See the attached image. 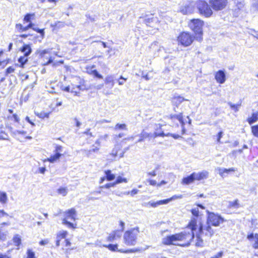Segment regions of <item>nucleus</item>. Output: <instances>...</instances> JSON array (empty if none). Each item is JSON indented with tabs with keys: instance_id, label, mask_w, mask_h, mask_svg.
Here are the masks:
<instances>
[{
	"instance_id": "obj_43",
	"label": "nucleus",
	"mask_w": 258,
	"mask_h": 258,
	"mask_svg": "<svg viewBox=\"0 0 258 258\" xmlns=\"http://www.w3.org/2000/svg\"><path fill=\"white\" fill-rule=\"evenodd\" d=\"M27 258H36L35 254L31 249H28L27 252Z\"/></svg>"
},
{
	"instance_id": "obj_44",
	"label": "nucleus",
	"mask_w": 258,
	"mask_h": 258,
	"mask_svg": "<svg viewBox=\"0 0 258 258\" xmlns=\"http://www.w3.org/2000/svg\"><path fill=\"white\" fill-rule=\"evenodd\" d=\"M229 206L231 208H237L239 207V203H238V200H236L234 201L230 202L229 203Z\"/></svg>"
},
{
	"instance_id": "obj_28",
	"label": "nucleus",
	"mask_w": 258,
	"mask_h": 258,
	"mask_svg": "<svg viewBox=\"0 0 258 258\" xmlns=\"http://www.w3.org/2000/svg\"><path fill=\"white\" fill-rule=\"evenodd\" d=\"M57 193L62 196H66L68 192V189L66 187H60L57 190Z\"/></svg>"
},
{
	"instance_id": "obj_2",
	"label": "nucleus",
	"mask_w": 258,
	"mask_h": 258,
	"mask_svg": "<svg viewBox=\"0 0 258 258\" xmlns=\"http://www.w3.org/2000/svg\"><path fill=\"white\" fill-rule=\"evenodd\" d=\"M197 235H198V233L187 229V227L184 231L165 237L162 239V242L167 245L188 246L195 236L196 237V242L197 241Z\"/></svg>"
},
{
	"instance_id": "obj_60",
	"label": "nucleus",
	"mask_w": 258,
	"mask_h": 258,
	"mask_svg": "<svg viewBox=\"0 0 258 258\" xmlns=\"http://www.w3.org/2000/svg\"><path fill=\"white\" fill-rule=\"evenodd\" d=\"M117 150L114 149L112 150L111 153H110V156H112L113 157H115L117 156Z\"/></svg>"
},
{
	"instance_id": "obj_23",
	"label": "nucleus",
	"mask_w": 258,
	"mask_h": 258,
	"mask_svg": "<svg viewBox=\"0 0 258 258\" xmlns=\"http://www.w3.org/2000/svg\"><path fill=\"white\" fill-rule=\"evenodd\" d=\"M165 202L164 200L158 201L156 202H149L147 203V205L152 207H157L162 205H166Z\"/></svg>"
},
{
	"instance_id": "obj_31",
	"label": "nucleus",
	"mask_w": 258,
	"mask_h": 258,
	"mask_svg": "<svg viewBox=\"0 0 258 258\" xmlns=\"http://www.w3.org/2000/svg\"><path fill=\"white\" fill-rule=\"evenodd\" d=\"M144 21L147 25H149L153 21H157V19L156 18L153 17L152 15H151L150 17L146 18Z\"/></svg>"
},
{
	"instance_id": "obj_34",
	"label": "nucleus",
	"mask_w": 258,
	"mask_h": 258,
	"mask_svg": "<svg viewBox=\"0 0 258 258\" xmlns=\"http://www.w3.org/2000/svg\"><path fill=\"white\" fill-rule=\"evenodd\" d=\"M35 114L39 118L43 119L49 117V113L45 112H35Z\"/></svg>"
},
{
	"instance_id": "obj_30",
	"label": "nucleus",
	"mask_w": 258,
	"mask_h": 258,
	"mask_svg": "<svg viewBox=\"0 0 258 258\" xmlns=\"http://www.w3.org/2000/svg\"><path fill=\"white\" fill-rule=\"evenodd\" d=\"M16 29L19 32H24L28 30L27 26H23L21 24H17L16 25Z\"/></svg>"
},
{
	"instance_id": "obj_47",
	"label": "nucleus",
	"mask_w": 258,
	"mask_h": 258,
	"mask_svg": "<svg viewBox=\"0 0 258 258\" xmlns=\"http://www.w3.org/2000/svg\"><path fill=\"white\" fill-rule=\"evenodd\" d=\"M27 134L26 131H19V130H15L13 132V134L15 136H17L18 135H25Z\"/></svg>"
},
{
	"instance_id": "obj_38",
	"label": "nucleus",
	"mask_w": 258,
	"mask_h": 258,
	"mask_svg": "<svg viewBox=\"0 0 258 258\" xmlns=\"http://www.w3.org/2000/svg\"><path fill=\"white\" fill-rule=\"evenodd\" d=\"M127 182V180L125 178H123L121 176H118L116 181L114 182L115 184H119L122 182L126 183Z\"/></svg>"
},
{
	"instance_id": "obj_9",
	"label": "nucleus",
	"mask_w": 258,
	"mask_h": 258,
	"mask_svg": "<svg viewBox=\"0 0 258 258\" xmlns=\"http://www.w3.org/2000/svg\"><path fill=\"white\" fill-rule=\"evenodd\" d=\"M209 2L212 8L215 11L224 9L227 4V0H209Z\"/></svg>"
},
{
	"instance_id": "obj_50",
	"label": "nucleus",
	"mask_w": 258,
	"mask_h": 258,
	"mask_svg": "<svg viewBox=\"0 0 258 258\" xmlns=\"http://www.w3.org/2000/svg\"><path fill=\"white\" fill-rule=\"evenodd\" d=\"M0 140H8V135L6 132L2 133V134H0Z\"/></svg>"
},
{
	"instance_id": "obj_26",
	"label": "nucleus",
	"mask_w": 258,
	"mask_h": 258,
	"mask_svg": "<svg viewBox=\"0 0 258 258\" xmlns=\"http://www.w3.org/2000/svg\"><path fill=\"white\" fill-rule=\"evenodd\" d=\"M67 235L68 232L67 231L60 230L57 233L56 239L61 240V239L65 238Z\"/></svg>"
},
{
	"instance_id": "obj_10",
	"label": "nucleus",
	"mask_w": 258,
	"mask_h": 258,
	"mask_svg": "<svg viewBox=\"0 0 258 258\" xmlns=\"http://www.w3.org/2000/svg\"><path fill=\"white\" fill-rule=\"evenodd\" d=\"M195 4L193 2H189L186 4L184 6L180 8V12L183 14H189L193 13L194 11Z\"/></svg>"
},
{
	"instance_id": "obj_49",
	"label": "nucleus",
	"mask_w": 258,
	"mask_h": 258,
	"mask_svg": "<svg viewBox=\"0 0 258 258\" xmlns=\"http://www.w3.org/2000/svg\"><path fill=\"white\" fill-rule=\"evenodd\" d=\"M34 14H27L24 18V20L26 22H30L32 17H33Z\"/></svg>"
},
{
	"instance_id": "obj_19",
	"label": "nucleus",
	"mask_w": 258,
	"mask_h": 258,
	"mask_svg": "<svg viewBox=\"0 0 258 258\" xmlns=\"http://www.w3.org/2000/svg\"><path fill=\"white\" fill-rule=\"evenodd\" d=\"M82 89H81V86L80 85H78L76 86V88H73L71 89H70V88L69 86H67V87H65L63 90L64 91H66V92H72V93H73L75 94V95H77V96H78L79 95V91L80 90H82Z\"/></svg>"
},
{
	"instance_id": "obj_15",
	"label": "nucleus",
	"mask_w": 258,
	"mask_h": 258,
	"mask_svg": "<svg viewBox=\"0 0 258 258\" xmlns=\"http://www.w3.org/2000/svg\"><path fill=\"white\" fill-rule=\"evenodd\" d=\"M96 244H97V245H98L100 247L103 246V247H107L110 250L112 251H118L123 252H128V251H122L121 250H118L117 244H109L108 245H105V244L101 245L99 243H97Z\"/></svg>"
},
{
	"instance_id": "obj_63",
	"label": "nucleus",
	"mask_w": 258,
	"mask_h": 258,
	"mask_svg": "<svg viewBox=\"0 0 258 258\" xmlns=\"http://www.w3.org/2000/svg\"><path fill=\"white\" fill-rule=\"evenodd\" d=\"M147 174L150 176H155L156 175V172L155 170H153L151 172H148Z\"/></svg>"
},
{
	"instance_id": "obj_13",
	"label": "nucleus",
	"mask_w": 258,
	"mask_h": 258,
	"mask_svg": "<svg viewBox=\"0 0 258 258\" xmlns=\"http://www.w3.org/2000/svg\"><path fill=\"white\" fill-rule=\"evenodd\" d=\"M169 117L172 120L176 119L180 122L182 127V134H183L185 132V129L184 128V122L183 120L182 113H180L178 114H171Z\"/></svg>"
},
{
	"instance_id": "obj_1",
	"label": "nucleus",
	"mask_w": 258,
	"mask_h": 258,
	"mask_svg": "<svg viewBox=\"0 0 258 258\" xmlns=\"http://www.w3.org/2000/svg\"><path fill=\"white\" fill-rule=\"evenodd\" d=\"M208 216L206 223L199 226L198 229L197 241L196 246L204 247L206 245L207 240H209L214 234L215 231L212 226L218 227L224 222V219L219 215L208 212Z\"/></svg>"
},
{
	"instance_id": "obj_39",
	"label": "nucleus",
	"mask_w": 258,
	"mask_h": 258,
	"mask_svg": "<svg viewBox=\"0 0 258 258\" xmlns=\"http://www.w3.org/2000/svg\"><path fill=\"white\" fill-rule=\"evenodd\" d=\"M141 137H142L144 139H146L147 138H155V137H154L155 136V133L154 134H149V133H146L145 132H143L141 134Z\"/></svg>"
},
{
	"instance_id": "obj_40",
	"label": "nucleus",
	"mask_w": 258,
	"mask_h": 258,
	"mask_svg": "<svg viewBox=\"0 0 258 258\" xmlns=\"http://www.w3.org/2000/svg\"><path fill=\"white\" fill-rule=\"evenodd\" d=\"M251 128L253 136L258 138V124L252 126Z\"/></svg>"
},
{
	"instance_id": "obj_52",
	"label": "nucleus",
	"mask_w": 258,
	"mask_h": 258,
	"mask_svg": "<svg viewBox=\"0 0 258 258\" xmlns=\"http://www.w3.org/2000/svg\"><path fill=\"white\" fill-rule=\"evenodd\" d=\"M33 29L35 31H36V32L39 33L42 37H43L44 35V30L43 29H39L38 28H33Z\"/></svg>"
},
{
	"instance_id": "obj_6",
	"label": "nucleus",
	"mask_w": 258,
	"mask_h": 258,
	"mask_svg": "<svg viewBox=\"0 0 258 258\" xmlns=\"http://www.w3.org/2000/svg\"><path fill=\"white\" fill-rule=\"evenodd\" d=\"M64 215L66 216L62 220V223L63 225H67L68 227L73 229L76 228V224L68 221V219H71L72 220H76L77 212L74 208H71V209L68 210L64 212Z\"/></svg>"
},
{
	"instance_id": "obj_4",
	"label": "nucleus",
	"mask_w": 258,
	"mask_h": 258,
	"mask_svg": "<svg viewBox=\"0 0 258 258\" xmlns=\"http://www.w3.org/2000/svg\"><path fill=\"white\" fill-rule=\"evenodd\" d=\"M204 22L199 19H192L188 23L189 28L199 36L197 37V39L201 41L202 40L203 26Z\"/></svg>"
},
{
	"instance_id": "obj_22",
	"label": "nucleus",
	"mask_w": 258,
	"mask_h": 258,
	"mask_svg": "<svg viewBox=\"0 0 258 258\" xmlns=\"http://www.w3.org/2000/svg\"><path fill=\"white\" fill-rule=\"evenodd\" d=\"M94 66H92L91 68L87 69V72L89 74H91L95 76L96 77L99 78V79H102L103 77L102 75H100L98 72L94 69Z\"/></svg>"
},
{
	"instance_id": "obj_21",
	"label": "nucleus",
	"mask_w": 258,
	"mask_h": 258,
	"mask_svg": "<svg viewBox=\"0 0 258 258\" xmlns=\"http://www.w3.org/2000/svg\"><path fill=\"white\" fill-rule=\"evenodd\" d=\"M258 120V112H253L251 117H248L247 119L249 124H251Z\"/></svg>"
},
{
	"instance_id": "obj_3",
	"label": "nucleus",
	"mask_w": 258,
	"mask_h": 258,
	"mask_svg": "<svg viewBox=\"0 0 258 258\" xmlns=\"http://www.w3.org/2000/svg\"><path fill=\"white\" fill-rule=\"evenodd\" d=\"M140 233V229L136 227L126 231L123 234V242L127 246H134L137 243V238Z\"/></svg>"
},
{
	"instance_id": "obj_20",
	"label": "nucleus",
	"mask_w": 258,
	"mask_h": 258,
	"mask_svg": "<svg viewBox=\"0 0 258 258\" xmlns=\"http://www.w3.org/2000/svg\"><path fill=\"white\" fill-rule=\"evenodd\" d=\"M195 181V178L193 175V173L190 175L184 177L181 181L182 184L188 185L192 183Z\"/></svg>"
},
{
	"instance_id": "obj_7",
	"label": "nucleus",
	"mask_w": 258,
	"mask_h": 258,
	"mask_svg": "<svg viewBox=\"0 0 258 258\" xmlns=\"http://www.w3.org/2000/svg\"><path fill=\"white\" fill-rule=\"evenodd\" d=\"M197 7L199 13L206 17H210L213 11L208 3L204 1H199L197 3Z\"/></svg>"
},
{
	"instance_id": "obj_12",
	"label": "nucleus",
	"mask_w": 258,
	"mask_h": 258,
	"mask_svg": "<svg viewBox=\"0 0 258 258\" xmlns=\"http://www.w3.org/2000/svg\"><path fill=\"white\" fill-rule=\"evenodd\" d=\"M216 81L220 84H223L226 80V76L224 72L222 70L218 71L215 75Z\"/></svg>"
},
{
	"instance_id": "obj_64",
	"label": "nucleus",
	"mask_w": 258,
	"mask_h": 258,
	"mask_svg": "<svg viewBox=\"0 0 258 258\" xmlns=\"http://www.w3.org/2000/svg\"><path fill=\"white\" fill-rule=\"evenodd\" d=\"M142 77L144 78L146 80H149L150 78H149L147 74H145L144 72L142 73Z\"/></svg>"
},
{
	"instance_id": "obj_24",
	"label": "nucleus",
	"mask_w": 258,
	"mask_h": 258,
	"mask_svg": "<svg viewBox=\"0 0 258 258\" xmlns=\"http://www.w3.org/2000/svg\"><path fill=\"white\" fill-rule=\"evenodd\" d=\"M62 154H58L55 153V154L51 156L49 158H48L44 161H47L51 163H53L58 160Z\"/></svg>"
},
{
	"instance_id": "obj_32",
	"label": "nucleus",
	"mask_w": 258,
	"mask_h": 258,
	"mask_svg": "<svg viewBox=\"0 0 258 258\" xmlns=\"http://www.w3.org/2000/svg\"><path fill=\"white\" fill-rule=\"evenodd\" d=\"M228 104L232 110H234L235 112H237L239 110V107L241 106V103L234 104L230 102H228Z\"/></svg>"
},
{
	"instance_id": "obj_36",
	"label": "nucleus",
	"mask_w": 258,
	"mask_h": 258,
	"mask_svg": "<svg viewBox=\"0 0 258 258\" xmlns=\"http://www.w3.org/2000/svg\"><path fill=\"white\" fill-rule=\"evenodd\" d=\"M182 198V196L181 195H174V196H173L170 198L165 199L164 200H165V201H166L165 202L166 204H167L168 203H169L170 202L172 201V200H175L178 199H181Z\"/></svg>"
},
{
	"instance_id": "obj_54",
	"label": "nucleus",
	"mask_w": 258,
	"mask_h": 258,
	"mask_svg": "<svg viewBox=\"0 0 258 258\" xmlns=\"http://www.w3.org/2000/svg\"><path fill=\"white\" fill-rule=\"evenodd\" d=\"M121 231H119V230H116V231H113V233H116L115 234V237H116V239L117 238H119L120 237L121 235Z\"/></svg>"
},
{
	"instance_id": "obj_29",
	"label": "nucleus",
	"mask_w": 258,
	"mask_h": 258,
	"mask_svg": "<svg viewBox=\"0 0 258 258\" xmlns=\"http://www.w3.org/2000/svg\"><path fill=\"white\" fill-rule=\"evenodd\" d=\"M105 173L106 176V179L108 181L113 180L115 177V175L112 174L111 171L109 170L105 171Z\"/></svg>"
},
{
	"instance_id": "obj_37",
	"label": "nucleus",
	"mask_w": 258,
	"mask_h": 258,
	"mask_svg": "<svg viewBox=\"0 0 258 258\" xmlns=\"http://www.w3.org/2000/svg\"><path fill=\"white\" fill-rule=\"evenodd\" d=\"M9 217V215L4 212V210H0V222L4 220H7Z\"/></svg>"
},
{
	"instance_id": "obj_33",
	"label": "nucleus",
	"mask_w": 258,
	"mask_h": 258,
	"mask_svg": "<svg viewBox=\"0 0 258 258\" xmlns=\"http://www.w3.org/2000/svg\"><path fill=\"white\" fill-rule=\"evenodd\" d=\"M7 196L6 192L0 191V202L4 204L7 201Z\"/></svg>"
},
{
	"instance_id": "obj_59",
	"label": "nucleus",
	"mask_w": 258,
	"mask_h": 258,
	"mask_svg": "<svg viewBox=\"0 0 258 258\" xmlns=\"http://www.w3.org/2000/svg\"><path fill=\"white\" fill-rule=\"evenodd\" d=\"M223 254V253L222 251L219 252L216 255L212 257L211 258H220L222 256Z\"/></svg>"
},
{
	"instance_id": "obj_11",
	"label": "nucleus",
	"mask_w": 258,
	"mask_h": 258,
	"mask_svg": "<svg viewBox=\"0 0 258 258\" xmlns=\"http://www.w3.org/2000/svg\"><path fill=\"white\" fill-rule=\"evenodd\" d=\"M193 175L195 180L200 181L206 179L209 177V172L205 170H203L200 172H193Z\"/></svg>"
},
{
	"instance_id": "obj_62",
	"label": "nucleus",
	"mask_w": 258,
	"mask_h": 258,
	"mask_svg": "<svg viewBox=\"0 0 258 258\" xmlns=\"http://www.w3.org/2000/svg\"><path fill=\"white\" fill-rule=\"evenodd\" d=\"M48 243V240L47 239H44L40 241L39 244L41 245H44Z\"/></svg>"
},
{
	"instance_id": "obj_61",
	"label": "nucleus",
	"mask_w": 258,
	"mask_h": 258,
	"mask_svg": "<svg viewBox=\"0 0 258 258\" xmlns=\"http://www.w3.org/2000/svg\"><path fill=\"white\" fill-rule=\"evenodd\" d=\"M148 181L149 182L150 184L151 185H155L157 184V182L155 180L149 179L148 180Z\"/></svg>"
},
{
	"instance_id": "obj_17",
	"label": "nucleus",
	"mask_w": 258,
	"mask_h": 258,
	"mask_svg": "<svg viewBox=\"0 0 258 258\" xmlns=\"http://www.w3.org/2000/svg\"><path fill=\"white\" fill-rule=\"evenodd\" d=\"M24 53L23 55L28 56L32 52V49L29 44H24L20 49Z\"/></svg>"
},
{
	"instance_id": "obj_35",
	"label": "nucleus",
	"mask_w": 258,
	"mask_h": 258,
	"mask_svg": "<svg viewBox=\"0 0 258 258\" xmlns=\"http://www.w3.org/2000/svg\"><path fill=\"white\" fill-rule=\"evenodd\" d=\"M51 50V49H46L43 50L39 49L37 50V53L39 54L41 57H43L45 54L49 53Z\"/></svg>"
},
{
	"instance_id": "obj_45",
	"label": "nucleus",
	"mask_w": 258,
	"mask_h": 258,
	"mask_svg": "<svg viewBox=\"0 0 258 258\" xmlns=\"http://www.w3.org/2000/svg\"><path fill=\"white\" fill-rule=\"evenodd\" d=\"M13 241L16 245H19L21 244V238L20 237L17 235L14 236L13 238Z\"/></svg>"
},
{
	"instance_id": "obj_25",
	"label": "nucleus",
	"mask_w": 258,
	"mask_h": 258,
	"mask_svg": "<svg viewBox=\"0 0 258 258\" xmlns=\"http://www.w3.org/2000/svg\"><path fill=\"white\" fill-rule=\"evenodd\" d=\"M28 61V56L23 55L20 56L18 59V62L19 63V67L23 68L24 64Z\"/></svg>"
},
{
	"instance_id": "obj_5",
	"label": "nucleus",
	"mask_w": 258,
	"mask_h": 258,
	"mask_svg": "<svg viewBox=\"0 0 258 258\" xmlns=\"http://www.w3.org/2000/svg\"><path fill=\"white\" fill-rule=\"evenodd\" d=\"M191 213L194 216L187 225V229L194 230L198 233L197 231L200 225H202L201 218L199 217V211L198 207L193 208L191 210Z\"/></svg>"
},
{
	"instance_id": "obj_18",
	"label": "nucleus",
	"mask_w": 258,
	"mask_h": 258,
	"mask_svg": "<svg viewBox=\"0 0 258 258\" xmlns=\"http://www.w3.org/2000/svg\"><path fill=\"white\" fill-rule=\"evenodd\" d=\"M183 101H188V100L184 98L183 97H182L181 96H174L173 98L172 102L174 105H175L177 107H178L179 106V105Z\"/></svg>"
},
{
	"instance_id": "obj_27",
	"label": "nucleus",
	"mask_w": 258,
	"mask_h": 258,
	"mask_svg": "<svg viewBox=\"0 0 258 258\" xmlns=\"http://www.w3.org/2000/svg\"><path fill=\"white\" fill-rule=\"evenodd\" d=\"M105 82L106 84H110L111 88H112L114 85L113 76L111 75L107 76Z\"/></svg>"
},
{
	"instance_id": "obj_56",
	"label": "nucleus",
	"mask_w": 258,
	"mask_h": 258,
	"mask_svg": "<svg viewBox=\"0 0 258 258\" xmlns=\"http://www.w3.org/2000/svg\"><path fill=\"white\" fill-rule=\"evenodd\" d=\"M15 71V69L13 67H10L8 68H7L6 70V73L7 74H11L13 72H14Z\"/></svg>"
},
{
	"instance_id": "obj_57",
	"label": "nucleus",
	"mask_w": 258,
	"mask_h": 258,
	"mask_svg": "<svg viewBox=\"0 0 258 258\" xmlns=\"http://www.w3.org/2000/svg\"><path fill=\"white\" fill-rule=\"evenodd\" d=\"M223 136V132H220L217 136V140L218 143H220V140Z\"/></svg>"
},
{
	"instance_id": "obj_14",
	"label": "nucleus",
	"mask_w": 258,
	"mask_h": 258,
	"mask_svg": "<svg viewBox=\"0 0 258 258\" xmlns=\"http://www.w3.org/2000/svg\"><path fill=\"white\" fill-rule=\"evenodd\" d=\"M218 170L220 176L222 177H224L226 176V174H229V172L236 171V169L233 167L229 169L218 168Z\"/></svg>"
},
{
	"instance_id": "obj_58",
	"label": "nucleus",
	"mask_w": 258,
	"mask_h": 258,
	"mask_svg": "<svg viewBox=\"0 0 258 258\" xmlns=\"http://www.w3.org/2000/svg\"><path fill=\"white\" fill-rule=\"evenodd\" d=\"M120 79L122 80L121 81H118V84L119 85H122L124 83V81L126 80V79L124 78L122 76H120Z\"/></svg>"
},
{
	"instance_id": "obj_16",
	"label": "nucleus",
	"mask_w": 258,
	"mask_h": 258,
	"mask_svg": "<svg viewBox=\"0 0 258 258\" xmlns=\"http://www.w3.org/2000/svg\"><path fill=\"white\" fill-rule=\"evenodd\" d=\"M165 136H166V137L171 136L175 139H177L179 138H181V137L178 135L172 134L171 133H168V134H166L163 132H155V136L154 137H164Z\"/></svg>"
},
{
	"instance_id": "obj_48",
	"label": "nucleus",
	"mask_w": 258,
	"mask_h": 258,
	"mask_svg": "<svg viewBox=\"0 0 258 258\" xmlns=\"http://www.w3.org/2000/svg\"><path fill=\"white\" fill-rule=\"evenodd\" d=\"M63 150V147L60 145H56L55 148L54 152L56 154H62L61 152Z\"/></svg>"
},
{
	"instance_id": "obj_8",
	"label": "nucleus",
	"mask_w": 258,
	"mask_h": 258,
	"mask_svg": "<svg viewBox=\"0 0 258 258\" xmlns=\"http://www.w3.org/2000/svg\"><path fill=\"white\" fill-rule=\"evenodd\" d=\"M177 40L182 45L188 46L193 42L194 37L189 33L183 32L180 34Z\"/></svg>"
},
{
	"instance_id": "obj_51",
	"label": "nucleus",
	"mask_w": 258,
	"mask_h": 258,
	"mask_svg": "<svg viewBox=\"0 0 258 258\" xmlns=\"http://www.w3.org/2000/svg\"><path fill=\"white\" fill-rule=\"evenodd\" d=\"M115 234H116V233H113V232H112L108 236L107 240L109 241H112L116 239Z\"/></svg>"
},
{
	"instance_id": "obj_53",
	"label": "nucleus",
	"mask_w": 258,
	"mask_h": 258,
	"mask_svg": "<svg viewBox=\"0 0 258 258\" xmlns=\"http://www.w3.org/2000/svg\"><path fill=\"white\" fill-rule=\"evenodd\" d=\"M114 185H115L114 182L113 183H107L104 186H102V188H110V187H113L114 186Z\"/></svg>"
},
{
	"instance_id": "obj_41",
	"label": "nucleus",
	"mask_w": 258,
	"mask_h": 258,
	"mask_svg": "<svg viewBox=\"0 0 258 258\" xmlns=\"http://www.w3.org/2000/svg\"><path fill=\"white\" fill-rule=\"evenodd\" d=\"M114 129L117 130H126V126L125 124H119L117 123L115 125L114 127Z\"/></svg>"
},
{
	"instance_id": "obj_55",
	"label": "nucleus",
	"mask_w": 258,
	"mask_h": 258,
	"mask_svg": "<svg viewBox=\"0 0 258 258\" xmlns=\"http://www.w3.org/2000/svg\"><path fill=\"white\" fill-rule=\"evenodd\" d=\"M138 189H134L132 190H131L130 192L128 191V192H125V194H126L127 195L131 194L132 196H134V195L137 194L138 193Z\"/></svg>"
},
{
	"instance_id": "obj_46",
	"label": "nucleus",
	"mask_w": 258,
	"mask_h": 258,
	"mask_svg": "<svg viewBox=\"0 0 258 258\" xmlns=\"http://www.w3.org/2000/svg\"><path fill=\"white\" fill-rule=\"evenodd\" d=\"M7 232L3 231L0 229V240L5 241L7 237Z\"/></svg>"
},
{
	"instance_id": "obj_42",
	"label": "nucleus",
	"mask_w": 258,
	"mask_h": 258,
	"mask_svg": "<svg viewBox=\"0 0 258 258\" xmlns=\"http://www.w3.org/2000/svg\"><path fill=\"white\" fill-rule=\"evenodd\" d=\"M99 147L95 146V145H93L92 146V148L91 150L87 151L88 153H87V155L88 156H89L91 152H97L99 151Z\"/></svg>"
}]
</instances>
